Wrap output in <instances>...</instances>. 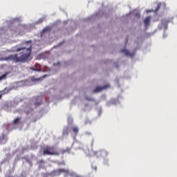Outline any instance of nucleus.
<instances>
[{"label":"nucleus","instance_id":"9","mask_svg":"<svg viewBox=\"0 0 177 177\" xmlns=\"http://www.w3.org/2000/svg\"><path fill=\"white\" fill-rule=\"evenodd\" d=\"M72 131L73 132L75 133V135H78V132H80V129H78V127H73L72 128Z\"/></svg>","mask_w":177,"mask_h":177},{"label":"nucleus","instance_id":"21","mask_svg":"<svg viewBox=\"0 0 177 177\" xmlns=\"http://www.w3.org/2000/svg\"><path fill=\"white\" fill-rule=\"evenodd\" d=\"M88 100H92V99H88Z\"/></svg>","mask_w":177,"mask_h":177},{"label":"nucleus","instance_id":"17","mask_svg":"<svg viewBox=\"0 0 177 177\" xmlns=\"http://www.w3.org/2000/svg\"><path fill=\"white\" fill-rule=\"evenodd\" d=\"M93 169L95 170V171H97V167H93Z\"/></svg>","mask_w":177,"mask_h":177},{"label":"nucleus","instance_id":"12","mask_svg":"<svg viewBox=\"0 0 177 177\" xmlns=\"http://www.w3.org/2000/svg\"><path fill=\"white\" fill-rule=\"evenodd\" d=\"M19 121H20V118H16L13 120V124H18Z\"/></svg>","mask_w":177,"mask_h":177},{"label":"nucleus","instance_id":"15","mask_svg":"<svg viewBox=\"0 0 177 177\" xmlns=\"http://www.w3.org/2000/svg\"><path fill=\"white\" fill-rule=\"evenodd\" d=\"M160 8H161V3H158L155 12H157V10H158Z\"/></svg>","mask_w":177,"mask_h":177},{"label":"nucleus","instance_id":"14","mask_svg":"<svg viewBox=\"0 0 177 177\" xmlns=\"http://www.w3.org/2000/svg\"><path fill=\"white\" fill-rule=\"evenodd\" d=\"M30 70H32V71H41V70L37 69L34 67H30Z\"/></svg>","mask_w":177,"mask_h":177},{"label":"nucleus","instance_id":"3","mask_svg":"<svg viewBox=\"0 0 177 177\" xmlns=\"http://www.w3.org/2000/svg\"><path fill=\"white\" fill-rule=\"evenodd\" d=\"M53 172L55 174V175L59 176V175H62V174L68 175V174H70V170L66 169H58L57 170H54Z\"/></svg>","mask_w":177,"mask_h":177},{"label":"nucleus","instance_id":"7","mask_svg":"<svg viewBox=\"0 0 177 177\" xmlns=\"http://www.w3.org/2000/svg\"><path fill=\"white\" fill-rule=\"evenodd\" d=\"M68 131H69V128L68 127H65L63 129V136H68Z\"/></svg>","mask_w":177,"mask_h":177},{"label":"nucleus","instance_id":"16","mask_svg":"<svg viewBox=\"0 0 177 177\" xmlns=\"http://www.w3.org/2000/svg\"><path fill=\"white\" fill-rule=\"evenodd\" d=\"M41 103H42V102H35V106H39V104H41Z\"/></svg>","mask_w":177,"mask_h":177},{"label":"nucleus","instance_id":"10","mask_svg":"<svg viewBox=\"0 0 177 177\" xmlns=\"http://www.w3.org/2000/svg\"><path fill=\"white\" fill-rule=\"evenodd\" d=\"M98 153L101 154V156H107V151L105 150L98 151Z\"/></svg>","mask_w":177,"mask_h":177},{"label":"nucleus","instance_id":"18","mask_svg":"<svg viewBox=\"0 0 177 177\" xmlns=\"http://www.w3.org/2000/svg\"><path fill=\"white\" fill-rule=\"evenodd\" d=\"M136 16H137V17H138V18L140 17V14H137Z\"/></svg>","mask_w":177,"mask_h":177},{"label":"nucleus","instance_id":"11","mask_svg":"<svg viewBox=\"0 0 177 177\" xmlns=\"http://www.w3.org/2000/svg\"><path fill=\"white\" fill-rule=\"evenodd\" d=\"M7 76H8V74H6V73L0 76V81H2L3 80H6Z\"/></svg>","mask_w":177,"mask_h":177},{"label":"nucleus","instance_id":"19","mask_svg":"<svg viewBox=\"0 0 177 177\" xmlns=\"http://www.w3.org/2000/svg\"><path fill=\"white\" fill-rule=\"evenodd\" d=\"M35 81H39V79H35Z\"/></svg>","mask_w":177,"mask_h":177},{"label":"nucleus","instance_id":"13","mask_svg":"<svg viewBox=\"0 0 177 177\" xmlns=\"http://www.w3.org/2000/svg\"><path fill=\"white\" fill-rule=\"evenodd\" d=\"M68 175H70V176L71 177H75L77 176V174L72 172V173H69Z\"/></svg>","mask_w":177,"mask_h":177},{"label":"nucleus","instance_id":"2","mask_svg":"<svg viewBox=\"0 0 177 177\" xmlns=\"http://www.w3.org/2000/svg\"><path fill=\"white\" fill-rule=\"evenodd\" d=\"M44 156H60V153L55 150V147L47 146L44 149Z\"/></svg>","mask_w":177,"mask_h":177},{"label":"nucleus","instance_id":"6","mask_svg":"<svg viewBox=\"0 0 177 177\" xmlns=\"http://www.w3.org/2000/svg\"><path fill=\"white\" fill-rule=\"evenodd\" d=\"M121 53H124L126 56H129L130 57H133L135 53H131L129 51L125 48L120 50Z\"/></svg>","mask_w":177,"mask_h":177},{"label":"nucleus","instance_id":"20","mask_svg":"<svg viewBox=\"0 0 177 177\" xmlns=\"http://www.w3.org/2000/svg\"><path fill=\"white\" fill-rule=\"evenodd\" d=\"M2 98V94H0V99Z\"/></svg>","mask_w":177,"mask_h":177},{"label":"nucleus","instance_id":"1","mask_svg":"<svg viewBox=\"0 0 177 177\" xmlns=\"http://www.w3.org/2000/svg\"><path fill=\"white\" fill-rule=\"evenodd\" d=\"M32 41L29 40L24 42V44H31ZM32 46L30 44V46L27 48L26 47H19L16 49V52H20L19 54H13L8 55L4 58L6 62H14V63H28L31 60V49Z\"/></svg>","mask_w":177,"mask_h":177},{"label":"nucleus","instance_id":"5","mask_svg":"<svg viewBox=\"0 0 177 177\" xmlns=\"http://www.w3.org/2000/svg\"><path fill=\"white\" fill-rule=\"evenodd\" d=\"M150 21H151V17L149 16L145 19L144 24H145L146 28H147V27H149L150 26Z\"/></svg>","mask_w":177,"mask_h":177},{"label":"nucleus","instance_id":"8","mask_svg":"<svg viewBox=\"0 0 177 177\" xmlns=\"http://www.w3.org/2000/svg\"><path fill=\"white\" fill-rule=\"evenodd\" d=\"M70 148H66V149H61L59 153H61V154H64L65 153H70L71 151Z\"/></svg>","mask_w":177,"mask_h":177},{"label":"nucleus","instance_id":"4","mask_svg":"<svg viewBox=\"0 0 177 177\" xmlns=\"http://www.w3.org/2000/svg\"><path fill=\"white\" fill-rule=\"evenodd\" d=\"M107 88H110L109 84H106L104 86H97L94 90L93 93H97L99 92H102V91H104V89H107Z\"/></svg>","mask_w":177,"mask_h":177}]
</instances>
